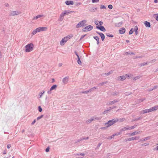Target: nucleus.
Wrapping results in <instances>:
<instances>
[{
    "label": "nucleus",
    "instance_id": "24",
    "mask_svg": "<svg viewBox=\"0 0 158 158\" xmlns=\"http://www.w3.org/2000/svg\"><path fill=\"white\" fill-rule=\"evenodd\" d=\"M39 31L38 30V28H36L33 30V31L32 32V34L33 35H34L37 32H39Z\"/></svg>",
    "mask_w": 158,
    "mask_h": 158
},
{
    "label": "nucleus",
    "instance_id": "51",
    "mask_svg": "<svg viewBox=\"0 0 158 158\" xmlns=\"http://www.w3.org/2000/svg\"><path fill=\"white\" fill-rule=\"evenodd\" d=\"M131 92H126L125 93V94L126 96H128L130 94H131Z\"/></svg>",
    "mask_w": 158,
    "mask_h": 158
},
{
    "label": "nucleus",
    "instance_id": "36",
    "mask_svg": "<svg viewBox=\"0 0 158 158\" xmlns=\"http://www.w3.org/2000/svg\"><path fill=\"white\" fill-rule=\"evenodd\" d=\"M106 35L107 36L110 37H112L114 36L113 35L109 33H106Z\"/></svg>",
    "mask_w": 158,
    "mask_h": 158
},
{
    "label": "nucleus",
    "instance_id": "20",
    "mask_svg": "<svg viewBox=\"0 0 158 158\" xmlns=\"http://www.w3.org/2000/svg\"><path fill=\"white\" fill-rule=\"evenodd\" d=\"M94 38L97 41V44L98 45L99 44V38L98 36H96L94 37Z\"/></svg>",
    "mask_w": 158,
    "mask_h": 158
},
{
    "label": "nucleus",
    "instance_id": "18",
    "mask_svg": "<svg viewBox=\"0 0 158 158\" xmlns=\"http://www.w3.org/2000/svg\"><path fill=\"white\" fill-rule=\"evenodd\" d=\"M144 24L146 27H150V23L149 22L145 21L144 22Z\"/></svg>",
    "mask_w": 158,
    "mask_h": 158
},
{
    "label": "nucleus",
    "instance_id": "23",
    "mask_svg": "<svg viewBox=\"0 0 158 158\" xmlns=\"http://www.w3.org/2000/svg\"><path fill=\"white\" fill-rule=\"evenodd\" d=\"M92 118L93 121L100 120L101 118V117H98L96 116H94Z\"/></svg>",
    "mask_w": 158,
    "mask_h": 158
},
{
    "label": "nucleus",
    "instance_id": "9",
    "mask_svg": "<svg viewBox=\"0 0 158 158\" xmlns=\"http://www.w3.org/2000/svg\"><path fill=\"white\" fill-rule=\"evenodd\" d=\"M96 32L100 35L101 38L102 40V41H103L105 39V35L104 34L102 33L99 32L98 31H96Z\"/></svg>",
    "mask_w": 158,
    "mask_h": 158
},
{
    "label": "nucleus",
    "instance_id": "62",
    "mask_svg": "<svg viewBox=\"0 0 158 158\" xmlns=\"http://www.w3.org/2000/svg\"><path fill=\"white\" fill-rule=\"evenodd\" d=\"M49 147H48L46 149L45 151L46 152H48L49 151Z\"/></svg>",
    "mask_w": 158,
    "mask_h": 158
},
{
    "label": "nucleus",
    "instance_id": "26",
    "mask_svg": "<svg viewBox=\"0 0 158 158\" xmlns=\"http://www.w3.org/2000/svg\"><path fill=\"white\" fill-rule=\"evenodd\" d=\"M57 85H55L52 86L50 90H55L56 88H57Z\"/></svg>",
    "mask_w": 158,
    "mask_h": 158
},
{
    "label": "nucleus",
    "instance_id": "32",
    "mask_svg": "<svg viewBox=\"0 0 158 158\" xmlns=\"http://www.w3.org/2000/svg\"><path fill=\"white\" fill-rule=\"evenodd\" d=\"M134 54V53L131 52H126L125 53V55H133Z\"/></svg>",
    "mask_w": 158,
    "mask_h": 158
},
{
    "label": "nucleus",
    "instance_id": "59",
    "mask_svg": "<svg viewBox=\"0 0 158 158\" xmlns=\"http://www.w3.org/2000/svg\"><path fill=\"white\" fill-rule=\"evenodd\" d=\"M77 155H78V156L81 155V156H84L85 155V154L84 153H81L78 154H77Z\"/></svg>",
    "mask_w": 158,
    "mask_h": 158
},
{
    "label": "nucleus",
    "instance_id": "50",
    "mask_svg": "<svg viewBox=\"0 0 158 158\" xmlns=\"http://www.w3.org/2000/svg\"><path fill=\"white\" fill-rule=\"evenodd\" d=\"M149 144V143H144L142 144V146H145L148 145Z\"/></svg>",
    "mask_w": 158,
    "mask_h": 158
},
{
    "label": "nucleus",
    "instance_id": "53",
    "mask_svg": "<svg viewBox=\"0 0 158 158\" xmlns=\"http://www.w3.org/2000/svg\"><path fill=\"white\" fill-rule=\"evenodd\" d=\"M69 13L67 11L65 10L64 12H63L62 13L64 15H65Z\"/></svg>",
    "mask_w": 158,
    "mask_h": 158
},
{
    "label": "nucleus",
    "instance_id": "15",
    "mask_svg": "<svg viewBox=\"0 0 158 158\" xmlns=\"http://www.w3.org/2000/svg\"><path fill=\"white\" fill-rule=\"evenodd\" d=\"M39 31H45L47 29L46 27H41L37 28Z\"/></svg>",
    "mask_w": 158,
    "mask_h": 158
},
{
    "label": "nucleus",
    "instance_id": "11",
    "mask_svg": "<svg viewBox=\"0 0 158 158\" xmlns=\"http://www.w3.org/2000/svg\"><path fill=\"white\" fill-rule=\"evenodd\" d=\"M69 80V77H66L63 78L62 80V82L64 84H66Z\"/></svg>",
    "mask_w": 158,
    "mask_h": 158
},
{
    "label": "nucleus",
    "instance_id": "34",
    "mask_svg": "<svg viewBox=\"0 0 158 158\" xmlns=\"http://www.w3.org/2000/svg\"><path fill=\"white\" fill-rule=\"evenodd\" d=\"M142 118V117H140L139 118H134L132 120V122L135 121H137L138 120H139V119H141Z\"/></svg>",
    "mask_w": 158,
    "mask_h": 158
},
{
    "label": "nucleus",
    "instance_id": "52",
    "mask_svg": "<svg viewBox=\"0 0 158 158\" xmlns=\"http://www.w3.org/2000/svg\"><path fill=\"white\" fill-rule=\"evenodd\" d=\"M119 121L121 122H123L125 120V118H120L119 119Z\"/></svg>",
    "mask_w": 158,
    "mask_h": 158
},
{
    "label": "nucleus",
    "instance_id": "7",
    "mask_svg": "<svg viewBox=\"0 0 158 158\" xmlns=\"http://www.w3.org/2000/svg\"><path fill=\"white\" fill-rule=\"evenodd\" d=\"M139 137H133L131 138H128L127 139H126V141H131L132 140H136L137 139H139Z\"/></svg>",
    "mask_w": 158,
    "mask_h": 158
},
{
    "label": "nucleus",
    "instance_id": "3",
    "mask_svg": "<svg viewBox=\"0 0 158 158\" xmlns=\"http://www.w3.org/2000/svg\"><path fill=\"white\" fill-rule=\"evenodd\" d=\"M33 44L32 43L28 44L25 46V51L27 52H30L33 50Z\"/></svg>",
    "mask_w": 158,
    "mask_h": 158
},
{
    "label": "nucleus",
    "instance_id": "57",
    "mask_svg": "<svg viewBox=\"0 0 158 158\" xmlns=\"http://www.w3.org/2000/svg\"><path fill=\"white\" fill-rule=\"evenodd\" d=\"M139 78H140V77H139V76H136V77H134L133 78V79H134V80H136Z\"/></svg>",
    "mask_w": 158,
    "mask_h": 158
},
{
    "label": "nucleus",
    "instance_id": "55",
    "mask_svg": "<svg viewBox=\"0 0 158 158\" xmlns=\"http://www.w3.org/2000/svg\"><path fill=\"white\" fill-rule=\"evenodd\" d=\"M108 7L110 9H111L113 8V6L111 5H109L108 6Z\"/></svg>",
    "mask_w": 158,
    "mask_h": 158
},
{
    "label": "nucleus",
    "instance_id": "27",
    "mask_svg": "<svg viewBox=\"0 0 158 158\" xmlns=\"http://www.w3.org/2000/svg\"><path fill=\"white\" fill-rule=\"evenodd\" d=\"M64 16V15L62 13L60 15L59 20L61 21H62L63 19Z\"/></svg>",
    "mask_w": 158,
    "mask_h": 158
},
{
    "label": "nucleus",
    "instance_id": "60",
    "mask_svg": "<svg viewBox=\"0 0 158 158\" xmlns=\"http://www.w3.org/2000/svg\"><path fill=\"white\" fill-rule=\"evenodd\" d=\"M95 23L96 25H98V24L99 21L98 20H95Z\"/></svg>",
    "mask_w": 158,
    "mask_h": 158
},
{
    "label": "nucleus",
    "instance_id": "17",
    "mask_svg": "<svg viewBox=\"0 0 158 158\" xmlns=\"http://www.w3.org/2000/svg\"><path fill=\"white\" fill-rule=\"evenodd\" d=\"M65 3L68 5H72L73 4V2L72 1H66L65 2Z\"/></svg>",
    "mask_w": 158,
    "mask_h": 158
},
{
    "label": "nucleus",
    "instance_id": "28",
    "mask_svg": "<svg viewBox=\"0 0 158 158\" xmlns=\"http://www.w3.org/2000/svg\"><path fill=\"white\" fill-rule=\"evenodd\" d=\"M152 111L156 110L158 109V105L152 107Z\"/></svg>",
    "mask_w": 158,
    "mask_h": 158
},
{
    "label": "nucleus",
    "instance_id": "35",
    "mask_svg": "<svg viewBox=\"0 0 158 158\" xmlns=\"http://www.w3.org/2000/svg\"><path fill=\"white\" fill-rule=\"evenodd\" d=\"M93 121V120L92 119V118H91L90 119L87 120L86 121V122L88 123H90L92 121Z\"/></svg>",
    "mask_w": 158,
    "mask_h": 158
},
{
    "label": "nucleus",
    "instance_id": "5",
    "mask_svg": "<svg viewBox=\"0 0 158 158\" xmlns=\"http://www.w3.org/2000/svg\"><path fill=\"white\" fill-rule=\"evenodd\" d=\"M93 29V27L91 25H88L82 30L83 31H89L92 30Z\"/></svg>",
    "mask_w": 158,
    "mask_h": 158
},
{
    "label": "nucleus",
    "instance_id": "56",
    "mask_svg": "<svg viewBox=\"0 0 158 158\" xmlns=\"http://www.w3.org/2000/svg\"><path fill=\"white\" fill-rule=\"evenodd\" d=\"M99 0H92L93 3L98 2H99Z\"/></svg>",
    "mask_w": 158,
    "mask_h": 158
},
{
    "label": "nucleus",
    "instance_id": "63",
    "mask_svg": "<svg viewBox=\"0 0 158 158\" xmlns=\"http://www.w3.org/2000/svg\"><path fill=\"white\" fill-rule=\"evenodd\" d=\"M147 110H148L147 111L148 112H149L152 111V108H150L149 109H147Z\"/></svg>",
    "mask_w": 158,
    "mask_h": 158
},
{
    "label": "nucleus",
    "instance_id": "38",
    "mask_svg": "<svg viewBox=\"0 0 158 158\" xmlns=\"http://www.w3.org/2000/svg\"><path fill=\"white\" fill-rule=\"evenodd\" d=\"M114 134H113V135H112L111 136H110V137H106L105 138V139H111L114 138Z\"/></svg>",
    "mask_w": 158,
    "mask_h": 158
},
{
    "label": "nucleus",
    "instance_id": "37",
    "mask_svg": "<svg viewBox=\"0 0 158 158\" xmlns=\"http://www.w3.org/2000/svg\"><path fill=\"white\" fill-rule=\"evenodd\" d=\"M127 130V128L126 127H124L123 128H122V129H120V131L122 132L123 131H126Z\"/></svg>",
    "mask_w": 158,
    "mask_h": 158
},
{
    "label": "nucleus",
    "instance_id": "8",
    "mask_svg": "<svg viewBox=\"0 0 158 158\" xmlns=\"http://www.w3.org/2000/svg\"><path fill=\"white\" fill-rule=\"evenodd\" d=\"M96 27L97 29H98L102 31H106V29L103 26H96Z\"/></svg>",
    "mask_w": 158,
    "mask_h": 158
},
{
    "label": "nucleus",
    "instance_id": "48",
    "mask_svg": "<svg viewBox=\"0 0 158 158\" xmlns=\"http://www.w3.org/2000/svg\"><path fill=\"white\" fill-rule=\"evenodd\" d=\"M81 93H82L87 94L88 93V90L85 91H81Z\"/></svg>",
    "mask_w": 158,
    "mask_h": 158
},
{
    "label": "nucleus",
    "instance_id": "2",
    "mask_svg": "<svg viewBox=\"0 0 158 158\" xmlns=\"http://www.w3.org/2000/svg\"><path fill=\"white\" fill-rule=\"evenodd\" d=\"M119 121L118 118H114L109 121L105 123V125H107L106 127H108Z\"/></svg>",
    "mask_w": 158,
    "mask_h": 158
},
{
    "label": "nucleus",
    "instance_id": "58",
    "mask_svg": "<svg viewBox=\"0 0 158 158\" xmlns=\"http://www.w3.org/2000/svg\"><path fill=\"white\" fill-rule=\"evenodd\" d=\"M147 110H148L147 109H145V110H143V114H145V113H148V112L147 111Z\"/></svg>",
    "mask_w": 158,
    "mask_h": 158
},
{
    "label": "nucleus",
    "instance_id": "19",
    "mask_svg": "<svg viewBox=\"0 0 158 158\" xmlns=\"http://www.w3.org/2000/svg\"><path fill=\"white\" fill-rule=\"evenodd\" d=\"M123 23L122 22H121L119 23H115L114 26L116 27H119Z\"/></svg>",
    "mask_w": 158,
    "mask_h": 158
},
{
    "label": "nucleus",
    "instance_id": "45",
    "mask_svg": "<svg viewBox=\"0 0 158 158\" xmlns=\"http://www.w3.org/2000/svg\"><path fill=\"white\" fill-rule=\"evenodd\" d=\"M89 138V137H82L81 138V140H84L88 139Z\"/></svg>",
    "mask_w": 158,
    "mask_h": 158
},
{
    "label": "nucleus",
    "instance_id": "61",
    "mask_svg": "<svg viewBox=\"0 0 158 158\" xmlns=\"http://www.w3.org/2000/svg\"><path fill=\"white\" fill-rule=\"evenodd\" d=\"M93 90H94L93 89V88H91L90 89H89V90H88V93H89V92H92Z\"/></svg>",
    "mask_w": 158,
    "mask_h": 158
},
{
    "label": "nucleus",
    "instance_id": "49",
    "mask_svg": "<svg viewBox=\"0 0 158 158\" xmlns=\"http://www.w3.org/2000/svg\"><path fill=\"white\" fill-rule=\"evenodd\" d=\"M100 8L101 9H105L106 8V7L105 6L102 5L100 6Z\"/></svg>",
    "mask_w": 158,
    "mask_h": 158
},
{
    "label": "nucleus",
    "instance_id": "22",
    "mask_svg": "<svg viewBox=\"0 0 158 158\" xmlns=\"http://www.w3.org/2000/svg\"><path fill=\"white\" fill-rule=\"evenodd\" d=\"M149 63L148 62H144L143 63L139 64V66L140 67L144 66L146 65H148V64H149Z\"/></svg>",
    "mask_w": 158,
    "mask_h": 158
},
{
    "label": "nucleus",
    "instance_id": "6",
    "mask_svg": "<svg viewBox=\"0 0 158 158\" xmlns=\"http://www.w3.org/2000/svg\"><path fill=\"white\" fill-rule=\"evenodd\" d=\"M20 13L21 12L19 10L12 11L10 13L9 15L10 16H13L19 15Z\"/></svg>",
    "mask_w": 158,
    "mask_h": 158
},
{
    "label": "nucleus",
    "instance_id": "41",
    "mask_svg": "<svg viewBox=\"0 0 158 158\" xmlns=\"http://www.w3.org/2000/svg\"><path fill=\"white\" fill-rule=\"evenodd\" d=\"M109 111V110L107 109V110H106L104 111H103L102 113V114H106L108 113V111Z\"/></svg>",
    "mask_w": 158,
    "mask_h": 158
},
{
    "label": "nucleus",
    "instance_id": "30",
    "mask_svg": "<svg viewBox=\"0 0 158 158\" xmlns=\"http://www.w3.org/2000/svg\"><path fill=\"white\" fill-rule=\"evenodd\" d=\"M107 83V81H105V82H103L102 83H99L98 84V86H102L104 84H106V83Z\"/></svg>",
    "mask_w": 158,
    "mask_h": 158
},
{
    "label": "nucleus",
    "instance_id": "43",
    "mask_svg": "<svg viewBox=\"0 0 158 158\" xmlns=\"http://www.w3.org/2000/svg\"><path fill=\"white\" fill-rule=\"evenodd\" d=\"M138 126V125L137 124H135V125H134L132 126H131V129H134V128H135L136 127H137V126Z\"/></svg>",
    "mask_w": 158,
    "mask_h": 158
},
{
    "label": "nucleus",
    "instance_id": "1",
    "mask_svg": "<svg viewBox=\"0 0 158 158\" xmlns=\"http://www.w3.org/2000/svg\"><path fill=\"white\" fill-rule=\"evenodd\" d=\"M73 37V35H70L63 38L60 41V45L61 46L64 45L65 43L68 41V39H69Z\"/></svg>",
    "mask_w": 158,
    "mask_h": 158
},
{
    "label": "nucleus",
    "instance_id": "54",
    "mask_svg": "<svg viewBox=\"0 0 158 158\" xmlns=\"http://www.w3.org/2000/svg\"><path fill=\"white\" fill-rule=\"evenodd\" d=\"M86 35L85 34V35H81V38L80 39V40H81Z\"/></svg>",
    "mask_w": 158,
    "mask_h": 158
},
{
    "label": "nucleus",
    "instance_id": "64",
    "mask_svg": "<svg viewBox=\"0 0 158 158\" xmlns=\"http://www.w3.org/2000/svg\"><path fill=\"white\" fill-rule=\"evenodd\" d=\"M156 59H154L152 60H151L150 63H151L154 62L155 61H156Z\"/></svg>",
    "mask_w": 158,
    "mask_h": 158
},
{
    "label": "nucleus",
    "instance_id": "25",
    "mask_svg": "<svg viewBox=\"0 0 158 158\" xmlns=\"http://www.w3.org/2000/svg\"><path fill=\"white\" fill-rule=\"evenodd\" d=\"M149 137H145L144 138L142 139L139 140V142H141L142 141H144L146 140H148L149 139Z\"/></svg>",
    "mask_w": 158,
    "mask_h": 158
},
{
    "label": "nucleus",
    "instance_id": "40",
    "mask_svg": "<svg viewBox=\"0 0 158 158\" xmlns=\"http://www.w3.org/2000/svg\"><path fill=\"white\" fill-rule=\"evenodd\" d=\"M97 8H93L91 9H90L89 11L91 12H94L95 11V10H97Z\"/></svg>",
    "mask_w": 158,
    "mask_h": 158
},
{
    "label": "nucleus",
    "instance_id": "31",
    "mask_svg": "<svg viewBox=\"0 0 158 158\" xmlns=\"http://www.w3.org/2000/svg\"><path fill=\"white\" fill-rule=\"evenodd\" d=\"M158 88V85H155V86H154V87L150 89H149L148 91H152L153 90H154V89L157 88Z\"/></svg>",
    "mask_w": 158,
    "mask_h": 158
},
{
    "label": "nucleus",
    "instance_id": "29",
    "mask_svg": "<svg viewBox=\"0 0 158 158\" xmlns=\"http://www.w3.org/2000/svg\"><path fill=\"white\" fill-rule=\"evenodd\" d=\"M138 30V27L137 26H135L134 28V31L135 33V35H137L138 34L137 30Z\"/></svg>",
    "mask_w": 158,
    "mask_h": 158
},
{
    "label": "nucleus",
    "instance_id": "33",
    "mask_svg": "<svg viewBox=\"0 0 158 158\" xmlns=\"http://www.w3.org/2000/svg\"><path fill=\"white\" fill-rule=\"evenodd\" d=\"M44 93V91H42V92L41 93H40L39 94V96L40 98H41L43 94Z\"/></svg>",
    "mask_w": 158,
    "mask_h": 158
},
{
    "label": "nucleus",
    "instance_id": "46",
    "mask_svg": "<svg viewBox=\"0 0 158 158\" xmlns=\"http://www.w3.org/2000/svg\"><path fill=\"white\" fill-rule=\"evenodd\" d=\"M43 116H44L43 115H42L41 116H40L38 117L37 118V120H39L41 118L43 117Z\"/></svg>",
    "mask_w": 158,
    "mask_h": 158
},
{
    "label": "nucleus",
    "instance_id": "4",
    "mask_svg": "<svg viewBox=\"0 0 158 158\" xmlns=\"http://www.w3.org/2000/svg\"><path fill=\"white\" fill-rule=\"evenodd\" d=\"M86 23V21L84 20L81 21L76 26V27L77 28H79L81 27L85 26V24Z\"/></svg>",
    "mask_w": 158,
    "mask_h": 158
},
{
    "label": "nucleus",
    "instance_id": "12",
    "mask_svg": "<svg viewBox=\"0 0 158 158\" xmlns=\"http://www.w3.org/2000/svg\"><path fill=\"white\" fill-rule=\"evenodd\" d=\"M140 131H136L130 133H129V134L130 136H132L135 135L136 134L140 133Z\"/></svg>",
    "mask_w": 158,
    "mask_h": 158
},
{
    "label": "nucleus",
    "instance_id": "21",
    "mask_svg": "<svg viewBox=\"0 0 158 158\" xmlns=\"http://www.w3.org/2000/svg\"><path fill=\"white\" fill-rule=\"evenodd\" d=\"M43 16H44V15H38L37 16L34 17L33 18V20L37 19L40 18V17H42Z\"/></svg>",
    "mask_w": 158,
    "mask_h": 158
},
{
    "label": "nucleus",
    "instance_id": "10",
    "mask_svg": "<svg viewBox=\"0 0 158 158\" xmlns=\"http://www.w3.org/2000/svg\"><path fill=\"white\" fill-rule=\"evenodd\" d=\"M127 75V74H126L125 75H123L121 76H120L118 77V79L120 81H123L126 78V76Z\"/></svg>",
    "mask_w": 158,
    "mask_h": 158
},
{
    "label": "nucleus",
    "instance_id": "44",
    "mask_svg": "<svg viewBox=\"0 0 158 158\" xmlns=\"http://www.w3.org/2000/svg\"><path fill=\"white\" fill-rule=\"evenodd\" d=\"M121 133H122V132L121 131H120V132H117V133H115V134H114V136H115V135H118L121 134Z\"/></svg>",
    "mask_w": 158,
    "mask_h": 158
},
{
    "label": "nucleus",
    "instance_id": "39",
    "mask_svg": "<svg viewBox=\"0 0 158 158\" xmlns=\"http://www.w3.org/2000/svg\"><path fill=\"white\" fill-rule=\"evenodd\" d=\"M77 62L78 64L80 65H81V62L80 60V58H79L77 59Z\"/></svg>",
    "mask_w": 158,
    "mask_h": 158
},
{
    "label": "nucleus",
    "instance_id": "47",
    "mask_svg": "<svg viewBox=\"0 0 158 158\" xmlns=\"http://www.w3.org/2000/svg\"><path fill=\"white\" fill-rule=\"evenodd\" d=\"M38 109L39 112H41L42 110V109L41 106H39Z\"/></svg>",
    "mask_w": 158,
    "mask_h": 158
},
{
    "label": "nucleus",
    "instance_id": "42",
    "mask_svg": "<svg viewBox=\"0 0 158 158\" xmlns=\"http://www.w3.org/2000/svg\"><path fill=\"white\" fill-rule=\"evenodd\" d=\"M134 32V30H133V28H132L130 31L129 32V34L130 35H131Z\"/></svg>",
    "mask_w": 158,
    "mask_h": 158
},
{
    "label": "nucleus",
    "instance_id": "16",
    "mask_svg": "<svg viewBox=\"0 0 158 158\" xmlns=\"http://www.w3.org/2000/svg\"><path fill=\"white\" fill-rule=\"evenodd\" d=\"M118 102V100L117 99L114 100H113V101H110L107 104L108 105H111L116 102Z\"/></svg>",
    "mask_w": 158,
    "mask_h": 158
},
{
    "label": "nucleus",
    "instance_id": "13",
    "mask_svg": "<svg viewBox=\"0 0 158 158\" xmlns=\"http://www.w3.org/2000/svg\"><path fill=\"white\" fill-rule=\"evenodd\" d=\"M113 72V71L112 70H111L108 73H103L101 74V76H108L111 74Z\"/></svg>",
    "mask_w": 158,
    "mask_h": 158
},
{
    "label": "nucleus",
    "instance_id": "14",
    "mask_svg": "<svg viewBox=\"0 0 158 158\" xmlns=\"http://www.w3.org/2000/svg\"><path fill=\"white\" fill-rule=\"evenodd\" d=\"M126 30L124 27L120 29L119 30V32L120 34H123L125 32Z\"/></svg>",
    "mask_w": 158,
    "mask_h": 158
}]
</instances>
